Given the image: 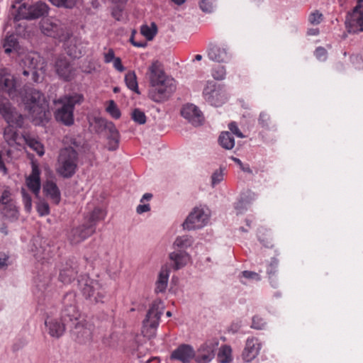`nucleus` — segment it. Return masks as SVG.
<instances>
[{"label": "nucleus", "instance_id": "nucleus-1", "mask_svg": "<svg viewBox=\"0 0 363 363\" xmlns=\"http://www.w3.org/2000/svg\"><path fill=\"white\" fill-rule=\"evenodd\" d=\"M150 89L148 96L155 102L167 101L176 90V82L167 76L162 65L155 61L149 67Z\"/></svg>", "mask_w": 363, "mask_h": 363}, {"label": "nucleus", "instance_id": "nucleus-2", "mask_svg": "<svg viewBox=\"0 0 363 363\" xmlns=\"http://www.w3.org/2000/svg\"><path fill=\"white\" fill-rule=\"evenodd\" d=\"M22 101L25 109L29 113L36 124L48 121L50 112L49 102L45 95L33 87L27 86L24 89Z\"/></svg>", "mask_w": 363, "mask_h": 363}, {"label": "nucleus", "instance_id": "nucleus-3", "mask_svg": "<svg viewBox=\"0 0 363 363\" xmlns=\"http://www.w3.org/2000/svg\"><path fill=\"white\" fill-rule=\"evenodd\" d=\"M105 217L106 213L102 209L95 208L84 216L83 224L72 229L69 235L71 242L77 244L91 236L96 231L97 223L104 220Z\"/></svg>", "mask_w": 363, "mask_h": 363}, {"label": "nucleus", "instance_id": "nucleus-4", "mask_svg": "<svg viewBox=\"0 0 363 363\" xmlns=\"http://www.w3.org/2000/svg\"><path fill=\"white\" fill-rule=\"evenodd\" d=\"M84 96L82 94L73 93L64 95L54 101L55 104H61L62 106L55 112V117L59 121L67 126L74 123V110L76 105H80L84 101Z\"/></svg>", "mask_w": 363, "mask_h": 363}, {"label": "nucleus", "instance_id": "nucleus-5", "mask_svg": "<svg viewBox=\"0 0 363 363\" xmlns=\"http://www.w3.org/2000/svg\"><path fill=\"white\" fill-rule=\"evenodd\" d=\"M64 308L62 311L61 317L65 322L75 324L76 333L79 342H84L91 337L90 330L80 325L77 320L79 317V311L76 306L75 295L73 293H67L63 299Z\"/></svg>", "mask_w": 363, "mask_h": 363}, {"label": "nucleus", "instance_id": "nucleus-6", "mask_svg": "<svg viewBox=\"0 0 363 363\" xmlns=\"http://www.w3.org/2000/svg\"><path fill=\"white\" fill-rule=\"evenodd\" d=\"M79 154L72 147H66L60 150L56 171L64 178L72 177L77 172Z\"/></svg>", "mask_w": 363, "mask_h": 363}, {"label": "nucleus", "instance_id": "nucleus-7", "mask_svg": "<svg viewBox=\"0 0 363 363\" xmlns=\"http://www.w3.org/2000/svg\"><path fill=\"white\" fill-rule=\"evenodd\" d=\"M79 290L86 299L94 303H104L106 291L99 280L82 275L78 280Z\"/></svg>", "mask_w": 363, "mask_h": 363}, {"label": "nucleus", "instance_id": "nucleus-8", "mask_svg": "<svg viewBox=\"0 0 363 363\" xmlns=\"http://www.w3.org/2000/svg\"><path fill=\"white\" fill-rule=\"evenodd\" d=\"M164 308V303L160 299H156L152 302L143 323L142 332L145 336L150 337L155 335Z\"/></svg>", "mask_w": 363, "mask_h": 363}, {"label": "nucleus", "instance_id": "nucleus-9", "mask_svg": "<svg viewBox=\"0 0 363 363\" xmlns=\"http://www.w3.org/2000/svg\"><path fill=\"white\" fill-rule=\"evenodd\" d=\"M204 99L214 106H222L228 99L224 85L213 81L207 82L203 91Z\"/></svg>", "mask_w": 363, "mask_h": 363}, {"label": "nucleus", "instance_id": "nucleus-10", "mask_svg": "<svg viewBox=\"0 0 363 363\" xmlns=\"http://www.w3.org/2000/svg\"><path fill=\"white\" fill-rule=\"evenodd\" d=\"M48 11L49 6L40 1L30 6L23 4L19 6L15 18L17 21L20 19H36L48 14Z\"/></svg>", "mask_w": 363, "mask_h": 363}, {"label": "nucleus", "instance_id": "nucleus-11", "mask_svg": "<svg viewBox=\"0 0 363 363\" xmlns=\"http://www.w3.org/2000/svg\"><path fill=\"white\" fill-rule=\"evenodd\" d=\"M219 340L217 337L206 340L195 351L194 360L196 363H209L215 357Z\"/></svg>", "mask_w": 363, "mask_h": 363}, {"label": "nucleus", "instance_id": "nucleus-12", "mask_svg": "<svg viewBox=\"0 0 363 363\" xmlns=\"http://www.w3.org/2000/svg\"><path fill=\"white\" fill-rule=\"evenodd\" d=\"M40 30L42 33L62 42L67 39L68 33L65 32L57 21L50 18H44L40 21Z\"/></svg>", "mask_w": 363, "mask_h": 363}, {"label": "nucleus", "instance_id": "nucleus-13", "mask_svg": "<svg viewBox=\"0 0 363 363\" xmlns=\"http://www.w3.org/2000/svg\"><path fill=\"white\" fill-rule=\"evenodd\" d=\"M0 115L6 123L15 122L17 125L23 126L24 123V117L18 113L13 108L9 100L0 96Z\"/></svg>", "mask_w": 363, "mask_h": 363}, {"label": "nucleus", "instance_id": "nucleus-14", "mask_svg": "<svg viewBox=\"0 0 363 363\" xmlns=\"http://www.w3.org/2000/svg\"><path fill=\"white\" fill-rule=\"evenodd\" d=\"M208 220V214L203 209L196 208L189 215L183 223V227L189 230L201 228L207 224Z\"/></svg>", "mask_w": 363, "mask_h": 363}, {"label": "nucleus", "instance_id": "nucleus-15", "mask_svg": "<svg viewBox=\"0 0 363 363\" xmlns=\"http://www.w3.org/2000/svg\"><path fill=\"white\" fill-rule=\"evenodd\" d=\"M54 67L58 77L65 82L71 81L75 76V69L72 66L69 60L65 56H59L57 57Z\"/></svg>", "mask_w": 363, "mask_h": 363}, {"label": "nucleus", "instance_id": "nucleus-16", "mask_svg": "<svg viewBox=\"0 0 363 363\" xmlns=\"http://www.w3.org/2000/svg\"><path fill=\"white\" fill-rule=\"evenodd\" d=\"M0 91L8 94L12 99L18 96L16 79L6 69H0Z\"/></svg>", "mask_w": 363, "mask_h": 363}, {"label": "nucleus", "instance_id": "nucleus-17", "mask_svg": "<svg viewBox=\"0 0 363 363\" xmlns=\"http://www.w3.org/2000/svg\"><path fill=\"white\" fill-rule=\"evenodd\" d=\"M181 115L194 126L201 125L204 120L202 112L192 104L184 105Z\"/></svg>", "mask_w": 363, "mask_h": 363}, {"label": "nucleus", "instance_id": "nucleus-18", "mask_svg": "<svg viewBox=\"0 0 363 363\" xmlns=\"http://www.w3.org/2000/svg\"><path fill=\"white\" fill-rule=\"evenodd\" d=\"M195 350L188 344L179 345L170 354L171 360L179 361L182 363H189L194 359Z\"/></svg>", "mask_w": 363, "mask_h": 363}, {"label": "nucleus", "instance_id": "nucleus-19", "mask_svg": "<svg viewBox=\"0 0 363 363\" xmlns=\"http://www.w3.org/2000/svg\"><path fill=\"white\" fill-rule=\"evenodd\" d=\"M78 267L73 260H67L62 263L60 269L59 280L63 284H70L78 274Z\"/></svg>", "mask_w": 363, "mask_h": 363}, {"label": "nucleus", "instance_id": "nucleus-20", "mask_svg": "<svg viewBox=\"0 0 363 363\" xmlns=\"http://www.w3.org/2000/svg\"><path fill=\"white\" fill-rule=\"evenodd\" d=\"M66 324L68 323L65 322L62 317L48 316L45 321L49 335L56 338H59L64 334Z\"/></svg>", "mask_w": 363, "mask_h": 363}, {"label": "nucleus", "instance_id": "nucleus-21", "mask_svg": "<svg viewBox=\"0 0 363 363\" xmlns=\"http://www.w3.org/2000/svg\"><path fill=\"white\" fill-rule=\"evenodd\" d=\"M261 343L258 338L248 337L242 353V358L245 362H250L259 354L261 350Z\"/></svg>", "mask_w": 363, "mask_h": 363}, {"label": "nucleus", "instance_id": "nucleus-22", "mask_svg": "<svg viewBox=\"0 0 363 363\" xmlns=\"http://www.w3.org/2000/svg\"><path fill=\"white\" fill-rule=\"evenodd\" d=\"M207 54L211 60L217 62H226L231 57L229 48L226 45L221 47L217 45H210Z\"/></svg>", "mask_w": 363, "mask_h": 363}, {"label": "nucleus", "instance_id": "nucleus-23", "mask_svg": "<svg viewBox=\"0 0 363 363\" xmlns=\"http://www.w3.org/2000/svg\"><path fill=\"white\" fill-rule=\"evenodd\" d=\"M32 172L26 177V184L28 188L38 196L40 190V170L37 164L32 162Z\"/></svg>", "mask_w": 363, "mask_h": 363}, {"label": "nucleus", "instance_id": "nucleus-24", "mask_svg": "<svg viewBox=\"0 0 363 363\" xmlns=\"http://www.w3.org/2000/svg\"><path fill=\"white\" fill-rule=\"evenodd\" d=\"M65 41L66 42L65 49L68 55L74 58H79L82 56L84 47L80 39L68 35Z\"/></svg>", "mask_w": 363, "mask_h": 363}, {"label": "nucleus", "instance_id": "nucleus-25", "mask_svg": "<svg viewBox=\"0 0 363 363\" xmlns=\"http://www.w3.org/2000/svg\"><path fill=\"white\" fill-rule=\"evenodd\" d=\"M7 126L4 130V138L9 146H14L19 144L18 140L21 138L18 133V128L23 126H18L15 122L7 123Z\"/></svg>", "mask_w": 363, "mask_h": 363}, {"label": "nucleus", "instance_id": "nucleus-26", "mask_svg": "<svg viewBox=\"0 0 363 363\" xmlns=\"http://www.w3.org/2000/svg\"><path fill=\"white\" fill-rule=\"evenodd\" d=\"M43 192L46 196L49 197L51 201L58 204L60 201V191L56 183L52 181H47L43 185Z\"/></svg>", "mask_w": 363, "mask_h": 363}, {"label": "nucleus", "instance_id": "nucleus-27", "mask_svg": "<svg viewBox=\"0 0 363 363\" xmlns=\"http://www.w3.org/2000/svg\"><path fill=\"white\" fill-rule=\"evenodd\" d=\"M169 259L174 262V269L178 270L186 265L190 257L186 252L179 250L170 253Z\"/></svg>", "mask_w": 363, "mask_h": 363}, {"label": "nucleus", "instance_id": "nucleus-28", "mask_svg": "<svg viewBox=\"0 0 363 363\" xmlns=\"http://www.w3.org/2000/svg\"><path fill=\"white\" fill-rule=\"evenodd\" d=\"M22 138L23 139L26 144L33 151L36 152V153L39 156H43L45 153L44 146L38 140L37 138L29 134L25 133L22 135Z\"/></svg>", "mask_w": 363, "mask_h": 363}, {"label": "nucleus", "instance_id": "nucleus-29", "mask_svg": "<svg viewBox=\"0 0 363 363\" xmlns=\"http://www.w3.org/2000/svg\"><path fill=\"white\" fill-rule=\"evenodd\" d=\"M169 276V269L168 267H162L159 273L158 278L155 284L156 286L155 291L157 294L163 293L165 291L167 286Z\"/></svg>", "mask_w": 363, "mask_h": 363}, {"label": "nucleus", "instance_id": "nucleus-30", "mask_svg": "<svg viewBox=\"0 0 363 363\" xmlns=\"http://www.w3.org/2000/svg\"><path fill=\"white\" fill-rule=\"evenodd\" d=\"M105 130H107L108 131V150H115L118 146V142H119V133L117 130L115 125L112 123L108 121L106 128Z\"/></svg>", "mask_w": 363, "mask_h": 363}, {"label": "nucleus", "instance_id": "nucleus-31", "mask_svg": "<svg viewBox=\"0 0 363 363\" xmlns=\"http://www.w3.org/2000/svg\"><path fill=\"white\" fill-rule=\"evenodd\" d=\"M217 359L220 363H230L233 360L231 347L227 345H222L218 350Z\"/></svg>", "mask_w": 363, "mask_h": 363}, {"label": "nucleus", "instance_id": "nucleus-32", "mask_svg": "<svg viewBox=\"0 0 363 363\" xmlns=\"http://www.w3.org/2000/svg\"><path fill=\"white\" fill-rule=\"evenodd\" d=\"M218 143L221 147L226 150H231L235 146V140L230 133L222 132L218 138Z\"/></svg>", "mask_w": 363, "mask_h": 363}, {"label": "nucleus", "instance_id": "nucleus-33", "mask_svg": "<svg viewBox=\"0 0 363 363\" xmlns=\"http://www.w3.org/2000/svg\"><path fill=\"white\" fill-rule=\"evenodd\" d=\"M108 123V121L105 118L99 116L94 117L89 121L91 127H92L94 130L97 133H100L104 131L106 129Z\"/></svg>", "mask_w": 363, "mask_h": 363}, {"label": "nucleus", "instance_id": "nucleus-34", "mask_svg": "<svg viewBox=\"0 0 363 363\" xmlns=\"http://www.w3.org/2000/svg\"><path fill=\"white\" fill-rule=\"evenodd\" d=\"M140 33L147 40H152L157 33V26L155 23H152L150 26L143 25L140 27Z\"/></svg>", "mask_w": 363, "mask_h": 363}, {"label": "nucleus", "instance_id": "nucleus-35", "mask_svg": "<svg viewBox=\"0 0 363 363\" xmlns=\"http://www.w3.org/2000/svg\"><path fill=\"white\" fill-rule=\"evenodd\" d=\"M1 213L4 217L9 219H16L18 218V210L16 206L15 202L9 204L2 205Z\"/></svg>", "mask_w": 363, "mask_h": 363}, {"label": "nucleus", "instance_id": "nucleus-36", "mask_svg": "<svg viewBox=\"0 0 363 363\" xmlns=\"http://www.w3.org/2000/svg\"><path fill=\"white\" fill-rule=\"evenodd\" d=\"M28 60L30 61V67L35 71L42 70L45 68L46 63L38 55H29Z\"/></svg>", "mask_w": 363, "mask_h": 363}, {"label": "nucleus", "instance_id": "nucleus-37", "mask_svg": "<svg viewBox=\"0 0 363 363\" xmlns=\"http://www.w3.org/2000/svg\"><path fill=\"white\" fill-rule=\"evenodd\" d=\"M125 82L132 91L139 93L136 74L134 72L130 71L125 76Z\"/></svg>", "mask_w": 363, "mask_h": 363}, {"label": "nucleus", "instance_id": "nucleus-38", "mask_svg": "<svg viewBox=\"0 0 363 363\" xmlns=\"http://www.w3.org/2000/svg\"><path fill=\"white\" fill-rule=\"evenodd\" d=\"M18 44V41L14 35H9L6 37L4 40L3 47L5 49V52L10 53L12 52Z\"/></svg>", "mask_w": 363, "mask_h": 363}, {"label": "nucleus", "instance_id": "nucleus-39", "mask_svg": "<svg viewBox=\"0 0 363 363\" xmlns=\"http://www.w3.org/2000/svg\"><path fill=\"white\" fill-rule=\"evenodd\" d=\"M193 243V240L188 235H183L177 238L174 242V245L182 249H186L190 247Z\"/></svg>", "mask_w": 363, "mask_h": 363}, {"label": "nucleus", "instance_id": "nucleus-40", "mask_svg": "<svg viewBox=\"0 0 363 363\" xmlns=\"http://www.w3.org/2000/svg\"><path fill=\"white\" fill-rule=\"evenodd\" d=\"M54 6L59 8L72 9L78 1V0H49Z\"/></svg>", "mask_w": 363, "mask_h": 363}, {"label": "nucleus", "instance_id": "nucleus-41", "mask_svg": "<svg viewBox=\"0 0 363 363\" xmlns=\"http://www.w3.org/2000/svg\"><path fill=\"white\" fill-rule=\"evenodd\" d=\"M106 111L115 119H118L121 117V111L113 100L108 101V106L106 108Z\"/></svg>", "mask_w": 363, "mask_h": 363}, {"label": "nucleus", "instance_id": "nucleus-42", "mask_svg": "<svg viewBox=\"0 0 363 363\" xmlns=\"http://www.w3.org/2000/svg\"><path fill=\"white\" fill-rule=\"evenodd\" d=\"M132 119L138 124H144L146 122V116L139 108H135L132 113Z\"/></svg>", "mask_w": 363, "mask_h": 363}, {"label": "nucleus", "instance_id": "nucleus-43", "mask_svg": "<svg viewBox=\"0 0 363 363\" xmlns=\"http://www.w3.org/2000/svg\"><path fill=\"white\" fill-rule=\"evenodd\" d=\"M212 77L216 80H223L226 75V70L224 66H217L212 69Z\"/></svg>", "mask_w": 363, "mask_h": 363}, {"label": "nucleus", "instance_id": "nucleus-44", "mask_svg": "<svg viewBox=\"0 0 363 363\" xmlns=\"http://www.w3.org/2000/svg\"><path fill=\"white\" fill-rule=\"evenodd\" d=\"M21 194L23 197V203L24 208L26 212L29 213L32 208V199L30 194L26 191L25 189H21Z\"/></svg>", "mask_w": 363, "mask_h": 363}, {"label": "nucleus", "instance_id": "nucleus-45", "mask_svg": "<svg viewBox=\"0 0 363 363\" xmlns=\"http://www.w3.org/2000/svg\"><path fill=\"white\" fill-rule=\"evenodd\" d=\"M258 123L262 128L269 129L271 124V118L269 115L265 112L260 113L258 118Z\"/></svg>", "mask_w": 363, "mask_h": 363}, {"label": "nucleus", "instance_id": "nucleus-46", "mask_svg": "<svg viewBox=\"0 0 363 363\" xmlns=\"http://www.w3.org/2000/svg\"><path fill=\"white\" fill-rule=\"evenodd\" d=\"M37 211L40 216H47L50 213V207L47 202L40 201L37 204Z\"/></svg>", "mask_w": 363, "mask_h": 363}, {"label": "nucleus", "instance_id": "nucleus-47", "mask_svg": "<svg viewBox=\"0 0 363 363\" xmlns=\"http://www.w3.org/2000/svg\"><path fill=\"white\" fill-rule=\"evenodd\" d=\"M15 201L11 199V194L10 190L6 188L2 192L1 196H0V204H9L10 203H14Z\"/></svg>", "mask_w": 363, "mask_h": 363}, {"label": "nucleus", "instance_id": "nucleus-48", "mask_svg": "<svg viewBox=\"0 0 363 363\" xmlns=\"http://www.w3.org/2000/svg\"><path fill=\"white\" fill-rule=\"evenodd\" d=\"M214 1L201 0L199 4L201 9L204 12L211 13L213 11Z\"/></svg>", "mask_w": 363, "mask_h": 363}, {"label": "nucleus", "instance_id": "nucleus-49", "mask_svg": "<svg viewBox=\"0 0 363 363\" xmlns=\"http://www.w3.org/2000/svg\"><path fill=\"white\" fill-rule=\"evenodd\" d=\"M323 20V14L318 11L311 13L308 17V21L311 24L318 25Z\"/></svg>", "mask_w": 363, "mask_h": 363}, {"label": "nucleus", "instance_id": "nucleus-50", "mask_svg": "<svg viewBox=\"0 0 363 363\" xmlns=\"http://www.w3.org/2000/svg\"><path fill=\"white\" fill-rule=\"evenodd\" d=\"M314 55L319 61H325L328 57V52L324 48L318 47L315 49Z\"/></svg>", "mask_w": 363, "mask_h": 363}, {"label": "nucleus", "instance_id": "nucleus-51", "mask_svg": "<svg viewBox=\"0 0 363 363\" xmlns=\"http://www.w3.org/2000/svg\"><path fill=\"white\" fill-rule=\"evenodd\" d=\"M265 325V322L264 320L258 316L255 315L252 318V323L251 327L252 328L257 329V330H262Z\"/></svg>", "mask_w": 363, "mask_h": 363}, {"label": "nucleus", "instance_id": "nucleus-52", "mask_svg": "<svg viewBox=\"0 0 363 363\" xmlns=\"http://www.w3.org/2000/svg\"><path fill=\"white\" fill-rule=\"evenodd\" d=\"M228 128L230 130V132L236 135L238 138H245V135L242 134V133L239 129L238 124L236 122H231L228 124Z\"/></svg>", "mask_w": 363, "mask_h": 363}, {"label": "nucleus", "instance_id": "nucleus-53", "mask_svg": "<svg viewBox=\"0 0 363 363\" xmlns=\"http://www.w3.org/2000/svg\"><path fill=\"white\" fill-rule=\"evenodd\" d=\"M223 179V172L222 169L216 170L211 177L212 185L214 186L219 184Z\"/></svg>", "mask_w": 363, "mask_h": 363}, {"label": "nucleus", "instance_id": "nucleus-54", "mask_svg": "<svg viewBox=\"0 0 363 363\" xmlns=\"http://www.w3.org/2000/svg\"><path fill=\"white\" fill-rule=\"evenodd\" d=\"M124 6L116 5L113 9L111 15L116 21H121L123 16V10Z\"/></svg>", "mask_w": 363, "mask_h": 363}, {"label": "nucleus", "instance_id": "nucleus-55", "mask_svg": "<svg viewBox=\"0 0 363 363\" xmlns=\"http://www.w3.org/2000/svg\"><path fill=\"white\" fill-rule=\"evenodd\" d=\"M242 277L246 279H253L256 281H259L261 277L258 273L251 272V271H243L242 272Z\"/></svg>", "mask_w": 363, "mask_h": 363}, {"label": "nucleus", "instance_id": "nucleus-56", "mask_svg": "<svg viewBox=\"0 0 363 363\" xmlns=\"http://www.w3.org/2000/svg\"><path fill=\"white\" fill-rule=\"evenodd\" d=\"M113 67L119 72H123L125 69V67L122 64L121 59L120 57H116L113 60Z\"/></svg>", "mask_w": 363, "mask_h": 363}, {"label": "nucleus", "instance_id": "nucleus-57", "mask_svg": "<svg viewBox=\"0 0 363 363\" xmlns=\"http://www.w3.org/2000/svg\"><path fill=\"white\" fill-rule=\"evenodd\" d=\"M116 58L115 53L113 49H109L107 52L104 53V62L110 63Z\"/></svg>", "mask_w": 363, "mask_h": 363}, {"label": "nucleus", "instance_id": "nucleus-58", "mask_svg": "<svg viewBox=\"0 0 363 363\" xmlns=\"http://www.w3.org/2000/svg\"><path fill=\"white\" fill-rule=\"evenodd\" d=\"M9 256L4 252H0V269H3L8 265Z\"/></svg>", "mask_w": 363, "mask_h": 363}, {"label": "nucleus", "instance_id": "nucleus-59", "mask_svg": "<svg viewBox=\"0 0 363 363\" xmlns=\"http://www.w3.org/2000/svg\"><path fill=\"white\" fill-rule=\"evenodd\" d=\"M150 210V207L149 204H140L136 208V211L138 213L141 214L145 212H147Z\"/></svg>", "mask_w": 363, "mask_h": 363}, {"label": "nucleus", "instance_id": "nucleus-60", "mask_svg": "<svg viewBox=\"0 0 363 363\" xmlns=\"http://www.w3.org/2000/svg\"><path fill=\"white\" fill-rule=\"evenodd\" d=\"M135 33V31L133 30V33H132V35H131V37L130 38V43L135 46V47H137V48H142V47H144L145 45V43H138V42H135L134 40V35Z\"/></svg>", "mask_w": 363, "mask_h": 363}, {"label": "nucleus", "instance_id": "nucleus-61", "mask_svg": "<svg viewBox=\"0 0 363 363\" xmlns=\"http://www.w3.org/2000/svg\"><path fill=\"white\" fill-rule=\"evenodd\" d=\"M277 263L275 262H272L267 268V274L270 276L275 273V269L277 268Z\"/></svg>", "mask_w": 363, "mask_h": 363}, {"label": "nucleus", "instance_id": "nucleus-62", "mask_svg": "<svg viewBox=\"0 0 363 363\" xmlns=\"http://www.w3.org/2000/svg\"><path fill=\"white\" fill-rule=\"evenodd\" d=\"M241 169L245 172H247L249 174H252V170L251 169V168L250 167L249 164H242L241 167H240Z\"/></svg>", "mask_w": 363, "mask_h": 363}, {"label": "nucleus", "instance_id": "nucleus-63", "mask_svg": "<svg viewBox=\"0 0 363 363\" xmlns=\"http://www.w3.org/2000/svg\"><path fill=\"white\" fill-rule=\"evenodd\" d=\"M113 4L118 6H125L128 0H111Z\"/></svg>", "mask_w": 363, "mask_h": 363}, {"label": "nucleus", "instance_id": "nucleus-64", "mask_svg": "<svg viewBox=\"0 0 363 363\" xmlns=\"http://www.w3.org/2000/svg\"><path fill=\"white\" fill-rule=\"evenodd\" d=\"M152 197V195L150 193H146L143 195V198L140 200V202L143 203L145 200H150Z\"/></svg>", "mask_w": 363, "mask_h": 363}]
</instances>
